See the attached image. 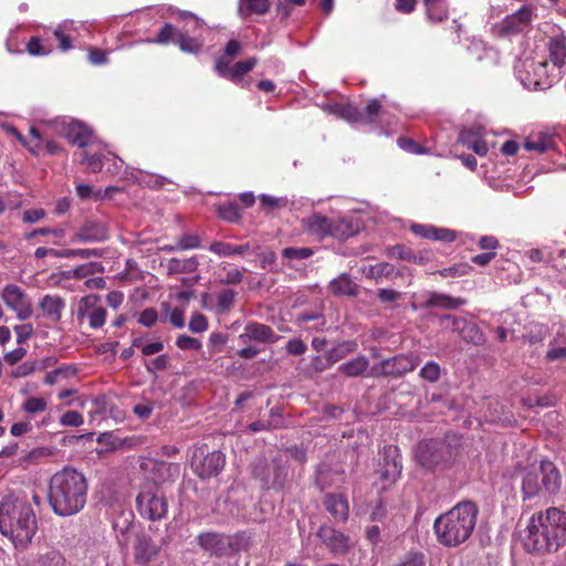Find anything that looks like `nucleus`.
Segmentation results:
<instances>
[{"label":"nucleus","instance_id":"51","mask_svg":"<svg viewBox=\"0 0 566 566\" xmlns=\"http://www.w3.org/2000/svg\"><path fill=\"white\" fill-rule=\"evenodd\" d=\"M99 256H102V251L99 249H65V250H62V258L90 259V258H99Z\"/></svg>","mask_w":566,"mask_h":566},{"label":"nucleus","instance_id":"22","mask_svg":"<svg viewBox=\"0 0 566 566\" xmlns=\"http://www.w3.org/2000/svg\"><path fill=\"white\" fill-rule=\"evenodd\" d=\"M418 363L419 360L417 357L398 355L381 361V373L385 376L398 377L412 371L417 367Z\"/></svg>","mask_w":566,"mask_h":566},{"label":"nucleus","instance_id":"20","mask_svg":"<svg viewBox=\"0 0 566 566\" xmlns=\"http://www.w3.org/2000/svg\"><path fill=\"white\" fill-rule=\"evenodd\" d=\"M324 509L336 522H346L349 517L348 499L343 493H326L322 500Z\"/></svg>","mask_w":566,"mask_h":566},{"label":"nucleus","instance_id":"12","mask_svg":"<svg viewBox=\"0 0 566 566\" xmlns=\"http://www.w3.org/2000/svg\"><path fill=\"white\" fill-rule=\"evenodd\" d=\"M6 306L17 314L20 321L29 318L32 314L30 300L25 292L15 284H8L1 292Z\"/></svg>","mask_w":566,"mask_h":566},{"label":"nucleus","instance_id":"34","mask_svg":"<svg viewBox=\"0 0 566 566\" xmlns=\"http://www.w3.org/2000/svg\"><path fill=\"white\" fill-rule=\"evenodd\" d=\"M369 367V360L364 355H358L339 367V370L347 377H358Z\"/></svg>","mask_w":566,"mask_h":566},{"label":"nucleus","instance_id":"52","mask_svg":"<svg viewBox=\"0 0 566 566\" xmlns=\"http://www.w3.org/2000/svg\"><path fill=\"white\" fill-rule=\"evenodd\" d=\"M419 376L429 382H436L441 376V368L436 361H429L421 368Z\"/></svg>","mask_w":566,"mask_h":566},{"label":"nucleus","instance_id":"5","mask_svg":"<svg viewBox=\"0 0 566 566\" xmlns=\"http://www.w3.org/2000/svg\"><path fill=\"white\" fill-rule=\"evenodd\" d=\"M562 485V474L554 462L542 460L525 469L522 478L523 501L555 494Z\"/></svg>","mask_w":566,"mask_h":566},{"label":"nucleus","instance_id":"35","mask_svg":"<svg viewBox=\"0 0 566 566\" xmlns=\"http://www.w3.org/2000/svg\"><path fill=\"white\" fill-rule=\"evenodd\" d=\"M53 51V46L48 40H43L40 36L30 38L27 43V52L33 56L48 55Z\"/></svg>","mask_w":566,"mask_h":566},{"label":"nucleus","instance_id":"2","mask_svg":"<svg viewBox=\"0 0 566 566\" xmlns=\"http://www.w3.org/2000/svg\"><path fill=\"white\" fill-rule=\"evenodd\" d=\"M566 545V511L548 507L534 513L527 524L524 547L530 553H553Z\"/></svg>","mask_w":566,"mask_h":566},{"label":"nucleus","instance_id":"28","mask_svg":"<svg viewBox=\"0 0 566 566\" xmlns=\"http://www.w3.org/2000/svg\"><path fill=\"white\" fill-rule=\"evenodd\" d=\"M153 474L156 484L165 483L179 476L180 465L178 463L157 461L154 464Z\"/></svg>","mask_w":566,"mask_h":566},{"label":"nucleus","instance_id":"9","mask_svg":"<svg viewBox=\"0 0 566 566\" xmlns=\"http://www.w3.org/2000/svg\"><path fill=\"white\" fill-rule=\"evenodd\" d=\"M226 457L221 451L207 452L199 448L193 452L191 467L193 472L201 479H209L218 475L224 468Z\"/></svg>","mask_w":566,"mask_h":566},{"label":"nucleus","instance_id":"50","mask_svg":"<svg viewBox=\"0 0 566 566\" xmlns=\"http://www.w3.org/2000/svg\"><path fill=\"white\" fill-rule=\"evenodd\" d=\"M237 293L233 290H223L217 296V304L220 312H228L234 305Z\"/></svg>","mask_w":566,"mask_h":566},{"label":"nucleus","instance_id":"38","mask_svg":"<svg viewBox=\"0 0 566 566\" xmlns=\"http://www.w3.org/2000/svg\"><path fill=\"white\" fill-rule=\"evenodd\" d=\"M217 212L218 216L227 222L237 223L241 219L240 207L235 202H226L219 205Z\"/></svg>","mask_w":566,"mask_h":566},{"label":"nucleus","instance_id":"15","mask_svg":"<svg viewBox=\"0 0 566 566\" xmlns=\"http://www.w3.org/2000/svg\"><path fill=\"white\" fill-rule=\"evenodd\" d=\"M317 537L333 556H344L350 548L349 537L332 526L322 525L317 531Z\"/></svg>","mask_w":566,"mask_h":566},{"label":"nucleus","instance_id":"53","mask_svg":"<svg viewBox=\"0 0 566 566\" xmlns=\"http://www.w3.org/2000/svg\"><path fill=\"white\" fill-rule=\"evenodd\" d=\"M222 271L224 275L220 279L222 284H240L243 280L242 272L234 265H226Z\"/></svg>","mask_w":566,"mask_h":566},{"label":"nucleus","instance_id":"46","mask_svg":"<svg viewBox=\"0 0 566 566\" xmlns=\"http://www.w3.org/2000/svg\"><path fill=\"white\" fill-rule=\"evenodd\" d=\"M552 140L543 135L536 138H527L524 143V148L528 151L545 153L551 147Z\"/></svg>","mask_w":566,"mask_h":566},{"label":"nucleus","instance_id":"55","mask_svg":"<svg viewBox=\"0 0 566 566\" xmlns=\"http://www.w3.org/2000/svg\"><path fill=\"white\" fill-rule=\"evenodd\" d=\"M426 8L428 18L433 22H441L448 18V7L446 1Z\"/></svg>","mask_w":566,"mask_h":566},{"label":"nucleus","instance_id":"6","mask_svg":"<svg viewBox=\"0 0 566 566\" xmlns=\"http://www.w3.org/2000/svg\"><path fill=\"white\" fill-rule=\"evenodd\" d=\"M454 450L444 440L422 441L418 446L417 459L427 470L444 468L454 460Z\"/></svg>","mask_w":566,"mask_h":566},{"label":"nucleus","instance_id":"10","mask_svg":"<svg viewBox=\"0 0 566 566\" xmlns=\"http://www.w3.org/2000/svg\"><path fill=\"white\" fill-rule=\"evenodd\" d=\"M75 315L80 325L87 321L91 328L97 329L104 326L107 312L101 304V297L90 294L80 300Z\"/></svg>","mask_w":566,"mask_h":566},{"label":"nucleus","instance_id":"47","mask_svg":"<svg viewBox=\"0 0 566 566\" xmlns=\"http://www.w3.org/2000/svg\"><path fill=\"white\" fill-rule=\"evenodd\" d=\"M46 408L48 401L42 397H29L22 405L23 411L30 415L43 412Z\"/></svg>","mask_w":566,"mask_h":566},{"label":"nucleus","instance_id":"33","mask_svg":"<svg viewBox=\"0 0 566 566\" xmlns=\"http://www.w3.org/2000/svg\"><path fill=\"white\" fill-rule=\"evenodd\" d=\"M271 7L270 0H240L239 12L247 18L252 14L263 15L269 12Z\"/></svg>","mask_w":566,"mask_h":566},{"label":"nucleus","instance_id":"21","mask_svg":"<svg viewBox=\"0 0 566 566\" xmlns=\"http://www.w3.org/2000/svg\"><path fill=\"white\" fill-rule=\"evenodd\" d=\"M199 546L211 555L226 556L232 552V544L223 535L217 533H203L198 536Z\"/></svg>","mask_w":566,"mask_h":566},{"label":"nucleus","instance_id":"59","mask_svg":"<svg viewBox=\"0 0 566 566\" xmlns=\"http://www.w3.org/2000/svg\"><path fill=\"white\" fill-rule=\"evenodd\" d=\"M40 563L42 566H66L65 558L59 551L55 549H51L41 555Z\"/></svg>","mask_w":566,"mask_h":566},{"label":"nucleus","instance_id":"26","mask_svg":"<svg viewBox=\"0 0 566 566\" xmlns=\"http://www.w3.org/2000/svg\"><path fill=\"white\" fill-rule=\"evenodd\" d=\"M359 232V224L348 218H332L331 237L339 241L347 240Z\"/></svg>","mask_w":566,"mask_h":566},{"label":"nucleus","instance_id":"62","mask_svg":"<svg viewBox=\"0 0 566 566\" xmlns=\"http://www.w3.org/2000/svg\"><path fill=\"white\" fill-rule=\"evenodd\" d=\"M176 345L182 350H199L202 346L199 339L188 335L178 336Z\"/></svg>","mask_w":566,"mask_h":566},{"label":"nucleus","instance_id":"63","mask_svg":"<svg viewBox=\"0 0 566 566\" xmlns=\"http://www.w3.org/2000/svg\"><path fill=\"white\" fill-rule=\"evenodd\" d=\"M188 327L192 333H202L208 328V319L203 314L196 313L191 316Z\"/></svg>","mask_w":566,"mask_h":566},{"label":"nucleus","instance_id":"14","mask_svg":"<svg viewBox=\"0 0 566 566\" xmlns=\"http://www.w3.org/2000/svg\"><path fill=\"white\" fill-rule=\"evenodd\" d=\"M161 551V544L156 543L148 534L137 533L133 545L135 564L147 566L155 560Z\"/></svg>","mask_w":566,"mask_h":566},{"label":"nucleus","instance_id":"54","mask_svg":"<svg viewBox=\"0 0 566 566\" xmlns=\"http://www.w3.org/2000/svg\"><path fill=\"white\" fill-rule=\"evenodd\" d=\"M472 271V266L468 263H459L451 265L449 268H444L440 270L438 273L442 277L449 276H464L468 275Z\"/></svg>","mask_w":566,"mask_h":566},{"label":"nucleus","instance_id":"49","mask_svg":"<svg viewBox=\"0 0 566 566\" xmlns=\"http://www.w3.org/2000/svg\"><path fill=\"white\" fill-rule=\"evenodd\" d=\"M209 251L219 256H232L238 254L237 244L223 241H214L210 244Z\"/></svg>","mask_w":566,"mask_h":566},{"label":"nucleus","instance_id":"30","mask_svg":"<svg viewBox=\"0 0 566 566\" xmlns=\"http://www.w3.org/2000/svg\"><path fill=\"white\" fill-rule=\"evenodd\" d=\"M12 133L19 139V142L29 149L31 154L34 156L42 155V134L38 128H30V138L23 136L20 132H18L17 128H12Z\"/></svg>","mask_w":566,"mask_h":566},{"label":"nucleus","instance_id":"48","mask_svg":"<svg viewBox=\"0 0 566 566\" xmlns=\"http://www.w3.org/2000/svg\"><path fill=\"white\" fill-rule=\"evenodd\" d=\"M144 366L149 374H156L169 368L170 357L166 354L159 355L155 359L145 360Z\"/></svg>","mask_w":566,"mask_h":566},{"label":"nucleus","instance_id":"40","mask_svg":"<svg viewBox=\"0 0 566 566\" xmlns=\"http://www.w3.org/2000/svg\"><path fill=\"white\" fill-rule=\"evenodd\" d=\"M106 159H108V157L102 153L96 151L94 154H90V151L85 150L82 154L81 163L85 165L90 169V171L95 174L102 171L104 161Z\"/></svg>","mask_w":566,"mask_h":566},{"label":"nucleus","instance_id":"27","mask_svg":"<svg viewBox=\"0 0 566 566\" xmlns=\"http://www.w3.org/2000/svg\"><path fill=\"white\" fill-rule=\"evenodd\" d=\"M332 218L314 213L306 220V231L319 239L331 237Z\"/></svg>","mask_w":566,"mask_h":566},{"label":"nucleus","instance_id":"37","mask_svg":"<svg viewBox=\"0 0 566 566\" xmlns=\"http://www.w3.org/2000/svg\"><path fill=\"white\" fill-rule=\"evenodd\" d=\"M381 111V104L378 99H369L364 108H360V124H375Z\"/></svg>","mask_w":566,"mask_h":566},{"label":"nucleus","instance_id":"60","mask_svg":"<svg viewBox=\"0 0 566 566\" xmlns=\"http://www.w3.org/2000/svg\"><path fill=\"white\" fill-rule=\"evenodd\" d=\"M398 145L401 149L411 154L421 155L428 153L423 146L408 137L398 138Z\"/></svg>","mask_w":566,"mask_h":566},{"label":"nucleus","instance_id":"7","mask_svg":"<svg viewBox=\"0 0 566 566\" xmlns=\"http://www.w3.org/2000/svg\"><path fill=\"white\" fill-rule=\"evenodd\" d=\"M136 509L142 517L160 521L167 515L168 502L157 486L148 485L143 488L136 496Z\"/></svg>","mask_w":566,"mask_h":566},{"label":"nucleus","instance_id":"36","mask_svg":"<svg viewBox=\"0 0 566 566\" xmlns=\"http://www.w3.org/2000/svg\"><path fill=\"white\" fill-rule=\"evenodd\" d=\"M395 271L392 264L387 262H380L374 265L364 266L363 274L368 279L378 280L382 276L388 277Z\"/></svg>","mask_w":566,"mask_h":566},{"label":"nucleus","instance_id":"13","mask_svg":"<svg viewBox=\"0 0 566 566\" xmlns=\"http://www.w3.org/2000/svg\"><path fill=\"white\" fill-rule=\"evenodd\" d=\"M258 62L259 60L255 56L245 61L235 62L234 64H231L230 60L219 57L216 61L214 70L221 77H224L232 83H239L247 73L253 70Z\"/></svg>","mask_w":566,"mask_h":566},{"label":"nucleus","instance_id":"43","mask_svg":"<svg viewBox=\"0 0 566 566\" xmlns=\"http://www.w3.org/2000/svg\"><path fill=\"white\" fill-rule=\"evenodd\" d=\"M358 348V344L356 340H345L338 344L329 352V359L332 361H337L342 359L346 355L356 352Z\"/></svg>","mask_w":566,"mask_h":566},{"label":"nucleus","instance_id":"8","mask_svg":"<svg viewBox=\"0 0 566 566\" xmlns=\"http://www.w3.org/2000/svg\"><path fill=\"white\" fill-rule=\"evenodd\" d=\"M252 476L261 482L263 489L281 490L286 480L287 470L280 460L268 461L261 457L252 463Z\"/></svg>","mask_w":566,"mask_h":566},{"label":"nucleus","instance_id":"31","mask_svg":"<svg viewBox=\"0 0 566 566\" xmlns=\"http://www.w3.org/2000/svg\"><path fill=\"white\" fill-rule=\"evenodd\" d=\"M467 301L461 297H452L447 294L441 293H431L428 301V307H440L444 310H455L462 305H464Z\"/></svg>","mask_w":566,"mask_h":566},{"label":"nucleus","instance_id":"29","mask_svg":"<svg viewBox=\"0 0 566 566\" xmlns=\"http://www.w3.org/2000/svg\"><path fill=\"white\" fill-rule=\"evenodd\" d=\"M329 290L336 296L357 295V284L345 273L331 281Z\"/></svg>","mask_w":566,"mask_h":566},{"label":"nucleus","instance_id":"42","mask_svg":"<svg viewBox=\"0 0 566 566\" xmlns=\"http://www.w3.org/2000/svg\"><path fill=\"white\" fill-rule=\"evenodd\" d=\"M336 113L349 123H360V108L356 105L349 103L337 105Z\"/></svg>","mask_w":566,"mask_h":566},{"label":"nucleus","instance_id":"4","mask_svg":"<svg viewBox=\"0 0 566 566\" xmlns=\"http://www.w3.org/2000/svg\"><path fill=\"white\" fill-rule=\"evenodd\" d=\"M36 518L31 505L24 501H3L0 504V532L14 545L24 546L36 532Z\"/></svg>","mask_w":566,"mask_h":566},{"label":"nucleus","instance_id":"57","mask_svg":"<svg viewBox=\"0 0 566 566\" xmlns=\"http://www.w3.org/2000/svg\"><path fill=\"white\" fill-rule=\"evenodd\" d=\"M413 250L403 244H396L387 249V255L392 259L402 261H410L412 259Z\"/></svg>","mask_w":566,"mask_h":566},{"label":"nucleus","instance_id":"39","mask_svg":"<svg viewBox=\"0 0 566 566\" xmlns=\"http://www.w3.org/2000/svg\"><path fill=\"white\" fill-rule=\"evenodd\" d=\"M176 43L186 53H198L202 48L201 42L190 36L188 32H178Z\"/></svg>","mask_w":566,"mask_h":566},{"label":"nucleus","instance_id":"25","mask_svg":"<svg viewBox=\"0 0 566 566\" xmlns=\"http://www.w3.org/2000/svg\"><path fill=\"white\" fill-rule=\"evenodd\" d=\"M547 49L554 67L559 70L566 64V36L564 34L549 38Z\"/></svg>","mask_w":566,"mask_h":566},{"label":"nucleus","instance_id":"19","mask_svg":"<svg viewBox=\"0 0 566 566\" xmlns=\"http://www.w3.org/2000/svg\"><path fill=\"white\" fill-rule=\"evenodd\" d=\"M402 469L401 458L396 447L384 448V460L379 469L380 480L389 484L395 483L400 476Z\"/></svg>","mask_w":566,"mask_h":566},{"label":"nucleus","instance_id":"56","mask_svg":"<svg viewBox=\"0 0 566 566\" xmlns=\"http://www.w3.org/2000/svg\"><path fill=\"white\" fill-rule=\"evenodd\" d=\"M133 346L139 348L144 356H151L160 353L164 349V343L160 340L144 344L140 338L134 339Z\"/></svg>","mask_w":566,"mask_h":566},{"label":"nucleus","instance_id":"1","mask_svg":"<svg viewBox=\"0 0 566 566\" xmlns=\"http://www.w3.org/2000/svg\"><path fill=\"white\" fill-rule=\"evenodd\" d=\"M87 491L88 483L85 475L73 468L66 467L51 476L48 502L57 516H72L84 509L87 501Z\"/></svg>","mask_w":566,"mask_h":566},{"label":"nucleus","instance_id":"61","mask_svg":"<svg viewBox=\"0 0 566 566\" xmlns=\"http://www.w3.org/2000/svg\"><path fill=\"white\" fill-rule=\"evenodd\" d=\"M84 422L83 416L75 410L64 412L60 418V423L64 427H80Z\"/></svg>","mask_w":566,"mask_h":566},{"label":"nucleus","instance_id":"64","mask_svg":"<svg viewBox=\"0 0 566 566\" xmlns=\"http://www.w3.org/2000/svg\"><path fill=\"white\" fill-rule=\"evenodd\" d=\"M157 321L158 313L155 308L151 307L144 310L138 317V323L145 327L154 326Z\"/></svg>","mask_w":566,"mask_h":566},{"label":"nucleus","instance_id":"58","mask_svg":"<svg viewBox=\"0 0 566 566\" xmlns=\"http://www.w3.org/2000/svg\"><path fill=\"white\" fill-rule=\"evenodd\" d=\"M394 566H426V557L421 552H409Z\"/></svg>","mask_w":566,"mask_h":566},{"label":"nucleus","instance_id":"44","mask_svg":"<svg viewBox=\"0 0 566 566\" xmlns=\"http://www.w3.org/2000/svg\"><path fill=\"white\" fill-rule=\"evenodd\" d=\"M177 34L178 32L171 23H165L151 42L160 45H167L174 40L176 41Z\"/></svg>","mask_w":566,"mask_h":566},{"label":"nucleus","instance_id":"41","mask_svg":"<svg viewBox=\"0 0 566 566\" xmlns=\"http://www.w3.org/2000/svg\"><path fill=\"white\" fill-rule=\"evenodd\" d=\"M460 139L469 149L473 150L479 156H485L489 151L486 142L481 137H475L472 134H462Z\"/></svg>","mask_w":566,"mask_h":566},{"label":"nucleus","instance_id":"45","mask_svg":"<svg viewBox=\"0 0 566 566\" xmlns=\"http://www.w3.org/2000/svg\"><path fill=\"white\" fill-rule=\"evenodd\" d=\"M314 251L307 247H289L282 250V256L287 260H305L313 255Z\"/></svg>","mask_w":566,"mask_h":566},{"label":"nucleus","instance_id":"18","mask_svg":"<svg viewBox=\"0 0 566 566\" xmlns=\"http://www.w3.org/2000/svg\"><path fill=\"white\" fill-rule=\"evenodd\" d=\"M64 136L70 144L80 148L93 145L95 139L93 129L77 119H72L64 126Z\"/></svg>","mask_w":566,"mask_h":566},{"label":"nucleus","instance_id":"23","mask_svg":"<svg viewBox=\"0 0 566 566\" xmlns=\"http://www.w3.org/2000/svg\"><path fill=\"white\" fill-rule=\"evenodd\" d=\"M239 339L243 343L251 340L260 343H274L276 336L272 327L259 322H249L243 329V333L239 336Z\"/></svg>","mask_w":566,"mask_h":566},{"label":"nucleus","instance_id":"16","mask_svg":"<svg viewBox=\"0 0 566 566\" xmlns=\"http://www.w3.org/2000/svg\"><path fill=\"white\" fill-rule=\"evenodd\" d=\"M533 11L524 6L516 12L507 15L496 25V32L500 36L516 34L524 31L532 22Z\"/></svg>","mask_w":566,"mask_h":566},{"label":"nucleus","instance_id":"24","mask_svg":"<svg viewBox=\"0 0 566 566\" xmlns=\"http://www.w3.org/2000/svg\"><path fill=\"white\" fill-rule=\"evenodd\" d=\"M43 316L53 323H59L65 307V301L60 295H44L39 303Z\"/></svg>","mask_w":566,"mask_h":566},{"label":"nucleus","instance_id":"32","mask_svg":"<svg viewBox=\"0 0 566 566\" xmlns=\"http://www.w3.org/2000/svg\"><path fill=\"white\" fill-rule=\"evenodd\" d=\"M198 265H199V262L196 256L185 259V260L172 258L168 261L167 272L169 275L190 274L197 270Z\"/></svg>","mask_w":566,"mask_h":566},{"label":"nucleus","instance_id":"17","mask_svg":"<svg viewBox=\"0 0 566 566\" xmlns=\"http://www.w3.org/2000/svg\"><path fill=\"white\" fill-rule=\"evenodd\" d=\"M108 239V227L99 220H86L72 235V243L102 242Z\"/></svg>","mask_w":566,"mask_h":566},{"label":"nucleus","instance_id":"3","mask_svg":"<svg viewBox=\"0 0 566 566\" xmlns=\"http://www.w3.org/2000/svg\"><path fill=\"white\" fill-rule=\"evenodd\" d=\"M478 513L476 504L465 501L439 515L433 523L438 542L446 547H457L467 542L475 528Z\"/></svg>","mask_w":566,"mask_h":566},{"label":"nucleus","instance_id":"11","mask_svg":"<svg viewBox=\"0 0 566 566\" xmlns=\"http://www.w3.org/2000/svg\"><path fill=\"white\" fill-rule=\"evenodd\" d=\"M556 67L549 69L547 61H532L526 71V76L523 80L525 85L534 90L544 91L552 86L554 81L558 77L559 72L554 74Z\"/></svg>","mask_w":566,"mask_h":566}]
</instances>
